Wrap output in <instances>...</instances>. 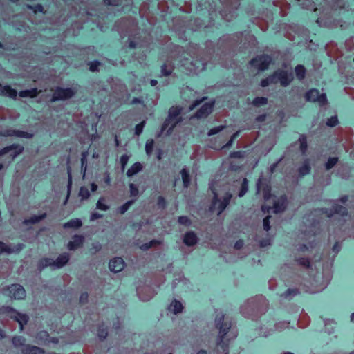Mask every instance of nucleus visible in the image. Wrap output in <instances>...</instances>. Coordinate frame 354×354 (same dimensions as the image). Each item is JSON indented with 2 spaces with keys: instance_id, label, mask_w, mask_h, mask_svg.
Wrapping results in <instances>:
<instances>
[{
  "instance_id": "nucleus-1",
  "label": "nucleus",
  "mask_w": 354,
  "mask_h": 354,
  "mask_svg": "<svg viewBox=\"0 0 354 354\" xmlns=\"http://www.w3.org/2000/svg\"><path fill=\"white\" fill-rule=\"evenodd\" d=\"M268 307V302L263 295H257L246 300L240 307L241 315L252 320H257L264 315Z\"/></svg>"
},
{
  "instance_id": "nucleus-2",
  "label": "nucleus",
  "mask_w": 354,
  "mask_h": 354,
  "mask_svg": "<svg viewBox=\"0 0 354 354\" xmlns=\"http://www.w3.org/2000/svg\"><path fill=\"white\" fill-rule=\"evenodd\" d=\"M215 326L218 330L217 346H221V348L223 349L225 354H229L227 345L223 342V339L232 328V322L228 317H225L223 313H220L216 316Z\"/></svg>"
},
{
  "instance_id": "nucleus-3",
  "label": "nucleus",
  "mask_w": 354,
  "mask_h": 354,
  "mask_svg": "<svg viewBox=\"0 0 354 354\" xmlns=\"http://www.w3.org/2000/svg\"><path fill=\"white\" fill-rule=\"evenodd\" d=\"M190 59L183 57L180 60L181 67L189 74L198 73L205 69L207 62L205 59H198L199 55H190Z\"/></svg>"
},
{
  "instance_id": "nucleus-4",
  "label": "nucleus",
  "mask_w": 354,
  "mask_h": 354,
  "mask_svg": "<svg viewBox=\"0 0 354 354\" xmlns=\"http://www.w3.org/2000/svg\"><path fill=\"white\" fill-rule=\"evenodd\" d=\"M209 188L214 194L212 202L209 207L210 211L216 212L217 214L220 215L229 205L232 196V194L227 192L223 197L219 198L212 184L210 185Z\"/></svg>"
},
{
  "instance_id": "nucleus-5",
  "label": "nucleus",
  "mask_w": 354,
  "mask_h": 354,
  "mask_svg": "<svg viewBox=\"0 0 354 354\" xmlns=\"http://www.w3.org/2000/svg\"><path fill=\"white\" fill-rule=\"evenodd\" d=\"M324 212L327 214L328 217H332L334 220L338 219L339 222L341 223L343 221H346V218L348 217L346 208L337 203H335L329 212L326 209Z\"/></svg>"
},
{
  "instance_id": "nucleus-6",
  "label": "nucleus",
  "mask_w": 354,
  "mask_h": 354,
  "mask_svg": "<svg viewBox=\"0 0 354 354\" xmlns=\"http://www.w3.org/2000/svg\"><path fill=\"white\" fill-rule=\"evenodd\" d=\"M76 92L77 90L75 88H64L58 86L55 88L50 101L54 102L59 100L71 99L75 95Z\"/></svg>"
},
{
  "instance_id": "nucleus-7",
  "label": "nucleus",
  "mask_w": 354,
  "mask_h": 354,
  "mask_svg": "<svg viewBox=\"0 0 354 354\" xmlns=\"http://www.w3.org/2000/svg\"><path fill=\"white\" fill-rule=\"evenodd\" d=\"M289 322L286 321H281L277 322L274 324L273 327H272V324H263L260 327V333L259 335L263 337H268L272 334L274 331H282L283 330L287 328L288 327Z\"/></svg>"
},
{
  "instance_id": "nucleus-8",
  "label": "nucleus",
  "mask_w": 354,
  "mask_h": 354,
  "mask_svg": "<svg viewBox=\"0 0 354 354\" xmlns=\"http://www.w3.org/2000/svg\"><path fill=\"white\" fill-rule=\"evenodd\" d=\"M305 99L308 102H317L319 106H324L328 102L326 94L320 93L319 90L316 88L308 91L305 94Z\"/></svg>"
},
{
  "instance_id": "nucleus-9",
  "label": "nucleus",
  "mask_w": 354,
  "mask_h": 354,
  "mask_svg": "<svg viewBox=\"0 0 354 354\" xmlns=\"http://www.w3.org/2000/svg\"><path fill=\"white\" fill-rule=\"evenodd\" d=\"M271 62L272 57L270 55H261L253 58L250 62V64L259 71H264L268 68Z\"/></svg>"
},
{
  "instance_id": "nucleus-10",
  "label": "nucleus",
  "mask_w": 354,
  "mask_h": 354,
  "mask_svg": "<svg viewBox=\"0 0 354 354\" xmlns=\"http://www.w3.org/2000/svg\"><path fill=\"white\" fill-rule=\"evenodd\" d=\"M239 0H229L227 3L226 9L221 11V17L227 21H230L236 15L235 10L239 6Z\"/></svg>"
},
{
  "instance_id": "nucleus-11",
  "label": "nucleus",
  "mask_w": 354,
  "mask_h": 354,
  "mask_svg": "<svg viewBox=\"0 0 354 354\" xmlns=\"http://www.w3.org/2000/svg\"><path fill=\"white\" fill-rule=\"evenodd\" d=\"M287 206V198L286 196H281L274 201L272 207L263 205L261 209L263 212H269L270 209H272L274 213H280L283 212Z\"/></svg>"
},
{
  "instance_id": "nucleus-12",
  "label": "nucleus",
  "mask_w": 354,
  "mask_h": 354,
  "mask_svg": "<svg viewBox=\"0 0 354 354\" xmlns=\"http://www.w3.org/2000/svg\"><path fill=\"white\" fill-rule=\"evenodd\" d=\"M257 194H262L263 198L267 201L271 197V188L266 180L262 177L257 182Z\"/></svg>"
},
{
  "instance_id": "nucleus-13",
  "label": "nucleus",
  "mask_w": 354,
  "mask_h": 354,
  "mask_svg": "<svg viewBox=\"0 0 354 354\" xmlns=\"http://www.w3.org/2000/svg\"><path fill=\"white\" fill-rule=\"evenodd\" d=\"M274 73L277 83L279 82L282 86L286 87L288 86L293 80V73L292 71L279 69Z\"/></svg>"
},
{
  "instance_id": "nucleus-14",
  "label": "nucleus",
  "mask_w": 354,
  "mask_h": 354,
  "mask_svg": "<svg viewBox=\"0 0 354 354\" xmlns=\"http://www.w3.org/2000/svg\"><path fill=\"white\" fill-rule=\"evenodd\" d=\"M8 295L15 299H23L26 297L24 287L19 284H12L8 287Z\"/></svg>"
},
{
  "instance_id": "nucleus-15",
  "label": "nucleus",
  "mask_w": 354,
  "mask_h": 354,
  "mask_svg": "<svg viewBox=\"0 0 354 354\" xmlns=\"http://www.w3.org/2000/svg\"><path fill=\"white\" fill-rule=\"evenodd\" d=\"M8 314L11 319L19 323L21 330L23 329L24 326L26 325L29 320V317L26 314L21 313L11 308L8 310Z\"/></svg>"
},
{
  "instance_id": "nucleus-16",
  "label": "nucleus",
  "mask_w": 354,
  "mask_h": 354,
  "mask_svg": "<svg viewBox=\"0 0 354 354\" xmlns=\"http://www.w3.org/2000/svg\"><path fill=\"white\" fill-rule=\"evenodd\" d=\"M24 148L23 146L17 144H12L1 149L0 156L10 153V156H12V158L14 159L18 155L24 151Z\"/></svg>"
},
{
  "instance_id": "nucleus-17",
  "label": "nucleus",
  "mask_w": 354,
  "mask_h": 354,
  "mask_svg": "<svg viewBox=\"0 0 354 354\" xmlns=\"http://www.w3.org/2000/svg\"><path fill=\"white\" fill-rule=\"evenodd\" d=\"M155 292L153 289L150 286L138 287L137 295L140 300L147 301L151 299Z\"/></svg>"
},
{
  "instance_id": "nucleus-18",
  "label": "nucleus",
  "mask_w": 354,
  "mask_h": 354,
  "mask_svg": "<svg viewBox=\"0 0 354 354\" xmlns=\"http://www.w3.org/2000/svg\"><path fill=\"white\" fill-rule=\"evenodd\" d=\"M3 135L4 136H15L17 138H24L27 139H30L33 138L34 133L24 131L21 130H16L13 129H8L3 131Z\"/></svg>"
},
{
  "instance_id": "nucleus-19",
  "label": "nucleus",
  "mask_w": 354,
  "mask_h": 354,
  "mask_svg": "<svg viewBox=\"0 0 354 354\" xmlns=\"http://www.w3.org/2000/svg\"><path fill=\"white\" fill-rule=\"evenodd\" d=\"M182 240L185 245L192 247L198 243L199 238L194 231H188L183 235Z\"/></svg>"
},
{
  "instance_id": "nucleus-20",
  "label": "nucleus",
  "mask_w": 354,
  "mask_h": 354,
  "mask_svg": "<svg viewBox=\"0 0 354 354\" xmlns=\"http://www.w3.org/2000/svg\"><path fill=\"white\" fill-rule=\"evenodd\" d=\"M214 104V102H205L202 105L200 109L195 113L194 117L196 118H202L207 117L212 111Z\"/></svg>"
},
{
  "instance_id": "nucleus-21",
  "label": "nucleus",
  "mask_w": 354,
  "mask_h": 354,
  "mask_svg": "<svg viewBox=\"0 0 354 354\" xmlns=\"http://www.w3.org/2000/svg\"><path fill=\"white\" fill-rule=\"evenodd\" d=\"M124 261L121 257H115L110 260L109 266L111 271L117 273L122 271L124 268Z\"/></svg>"
},
{
  "instance_id": "nucleus-22",
  "label": "nucleus",
  "mask_w": 354,
  "mask_h": 354,
  "mask_svg": "<svg viewBox=\"0 0 354 354\" xmlns=\"http://www.w3.org/2000/svg\"><path fill=\"white\" fill-rule=\"evenodd\" d=\"M301 290H304L303 288L301 287L299 288H288L285 292L279 295V297L282 299L285 300H291L297 295H299L301 292ZM304 291H306L304 290Z\"/></svg>"
},
{
  "instance_id": "nucleus-23",
  "label": "nucleus",
  "mask_w": 354,
  "mask_h": 354,
  "mask_svg": "<svg viewBox=\"0 0 354 354\" xmlns=\"http://www.w3.org/2000/svg\"><path fill=\"white\" fill-rule=\"evenodd\" d=\"M84 241V236L75 234L72 237V241L68 242L67 248L69 250H75L83 245Z\"/></svg>"
},
{
  "instance_id": "nucleus-24",
  "label": "nucleus",
  "mask_w": 354,
  "mask_h": 354,
  "mask_svg": "<svg viewBox=\"0 0 354 354\" xmlns=\"http://www.w3.org/2000/svg\"><path fill=\"white\" fill-rule=\"evenodd\" d=\"M70 255L64 252L61 254L56 260H54V269H59L64 267L69 261Z\"/></svg>"
},
{
  "instance_id": "nucleus-25",
  "label": "nucleus",
  "mask_w": 354,
  "mask_h": 354,
  "mask_svg": "<svg viewBox=\"0 0 354 354\" xmlns=\"http://www.w3.org/2000/svg\"><path fill=\"white\" fill-rule=\"evenodd\" d=\"M0 95L7 96L12 99H16L17 96V91L12 88L10 86H1Z\"/></svg>"
},
{
  "instance_id": "nucleus-26",
  "label": "nucleus",
  "mask_w": 354,
  "mask_h": 354,
  "mask_svg": "<svg viewBox=\"0 0 354 354\" xmlns=\"http://www.w3.org/2000/svg\"><path fill=\"white\" fill-rule=\"evenodd\" d=\"M180 122L181 120L172 118V120H169V122L167 123L166 118L162 124L163 129H167L166 132V136H169L172 133L174 127Z\"/></svg>"
},
{
  "instance_id": "nucleus-27",
  "label": "nucleus",
  "mask_w": 354,
  "mask_h": 354,
  "mask_svg": "<svg viewBox=\"0 0 354 354\" xmlns=\"http://www.w3.org/2000/svg\"><path fill=\"white\" fill-rule=\"evenodd\" d=\"M180 113L181 109L178 107L172 106L170 108L169 110L168 116L167 118V123L169 122V120H172V118L182 120V118L180 115Z\"/></svg>"
},
{
  "instance_id": "nucleus-28",
  "label": "nucleus",
  "mask_w": 354,
  "mask_h": 354,
  "mask_svg": "<svg viewBox=\"0 0 354 354\" xmlns=\"http://www.w3.org/2000/svg\"><path fill=\"white\" fill-rule=\"evenodd\" d=\"M169 310L174 314H178L182 312L183 309V306L182 303L176 299H174L170 304L169 308Z\"/></svg>"
},
{
  "instance_id": "nucleus-29",
  "label": "nucleus",
  "mask_w": 354,
  "mask_h": 354,
  "mask_svg": "<svg viewBox=\"0 0 354 354\" xmlns=\"http://www.w3.org/2000/svg\"><path fill=\"white\" fill-rule=\"evenodd\" d=\"M37 267L40 270H42L47 267H52L54 268V259L52 258L41 259L39 261Z\"/></svg>"
},
{
  "instance_id": "nucleus-30",
  "label": "nucleus",
  "mask_w": 354,
  "mask_h": 354,
  "mask_svg": "<svg viewBox=\"0 0 354 354\" xmlns=\"http://www.w3.org/2000/svg\"><path fill=\"white\" fill-rule=\"evenodd\" d=\"M22 353L23 354H44L43 351L40 348L30 345L24 346Z\"/></svg>"
},
{
  "instance_id": "nucleus-31",
  "label": "nucleus",
  "mask_w": 354,
  "mask_h": 354,
  "mask_svg": "<svg viewBox=\"0 0 354 354\" xmlns=\"http://www.w3.org/2000/svg\"><path fill=\"white\" fill-rule=\"evenodd\" d=\"M46 217V213H43L41 215H34L28 219H25L24 223L25 225L36 224L44 219Z\"/></svg>"
},
{
  "instance_id": "nucleus-32",
  "label": "nucleus",
  "mask_w": 354,
  "mask_h": 354,
  "mask_svg": "<svg viewBox=\"0 0 354 354\" xmlns=\"http://www.w3.org/2000/svg\"><path fill=\"white\" fill-rule=\"evenodd\" d=\"M142 169V165L140 162H137L134 163L127 171V176L131 177L133 175L138 174Z\"/></svg>"
},
{
  "instance_id": "nucleus-33",
  "label": "nucleus",
  "mask_w": 354,
  "mask_h": 354,
  "mask_svg": "<svg viewBox=\"0 0 354 354\" xmlns=\"http://www.w3.org/2000/svg\"><path fill=\"white\" fill-rule=\"evenodd\" d=\"M37 95H38V91H37V88H36L21 91L19 93V95L21 97L33 98V97H35Z\"/></svg>"
},
{
  "instance_id": "nucleus-34",
  "label": "nucleus",
  "mask_w": 354,
  "mask_h": 354,
  "mask_svg": "<svg viewBox=\"0 0 354 354\" xmlns=\"http://www.w3.org/2000/svg\"><path fill=\"white\" fill-rule=\"evenodd\" d=\"M82 222L80 218H74V219H71L69 221L65 223L63 226L66 229V228L77 229V228L80 227L82 226Z\"/></svg>"
},
{
  "instance_id": "nucleus-35",
  "label": "nucleus",
  "mask_w": 354,
  "mask_h": 354,
  "mask_svg": "<svg viewBox=\"0 0 354 354\" xmlns=\"http://www.w3.org/2000/svg\"><path fill=\"white\" fill-rule=\"evenodd\" d=\"M311 167L308 160H306L303 165L299 168V175L302 177L308 174L310 171Z\"/></svg>"
},
{
  "instance_id": "nucleus-36",
  "label": "nucleus",
  "mask_w": 354,
  "mask_h": 354,
  "mask_svg": "<svg viewBox=\"0 0 354 354\" xmlns=\"http://www.w3.org/2000/svg\"><path fill=\"white\" fill-rule=\"evenodd\" d=\"M174 70L173 65L169 62H167L161 66V76H169L171 74L172 71Z\"/></svg>"
},
{
  "instance_id": "nucleus-37",
  "label": "nucleus",
  "mask_w": 354,
  "mask_h": 354,
  "mask_svg": "<svg viewBox=\"0 0 354 354\" xmlns=\"http://www.w3.org/2000/svg\"><path fill=\"white\" fill-rule=\"evenodd\" d=\"M67 174H68V184H67V196L66 197V199H64V205H66L68 202V200L69 198V196L71 191L72 187V175H71V167H68L67 168Z\"/></svg>"
},
{
  "instance_id": "nucleus-38",
  "label": "nucleus",
  "mask_w": 354,
  "mask_h": 354,
  "mask_svg": "<svg viewBox=\"0 0 354 354\" xmlns=\"http://www.w3.org/2000/svg\"><path fill=\"white\" fill-rule=\"evenodd\" d=\"M277 80L275 76V73H274L272 75L268 76V77L263 79L261 81V86L262 87H266L270 84H277Z\"/></svg>"
},
{
  "instance_id": "nucleus-39",
  "label": "nucleus",
  "mask_w": 354,
  "mask_h": 354,
  "mask_svg": "<svg viewBox=\"0 0 354 354\" xmlns=\"http://www.w3.org/2000/svg\"><path fill=\"white\" fill-rule=\"evenodd\" d=\"M296 76L298 80H302L305 77L306 68L303 65L299 64L295 69Z\"/></svg>"
},
{
  "instance_id": "nucleus-40",
  "label": "nucleus",
  "mask_w": 354,
  "mask_h": 354,
  "mask_svg": "<svg viewBox=\"0 0 354 354\" xmlns=\"http://www.w3.org/2000/svg\"><path fill=\"white\" fill-rule=\"evenodd\" d=\"M248 191V180L247 178H244L242 180L240 190L238 193V196L241 198L243 197Z\"/></svg>"
},
{
  "instance_id": "nucleus-41",
  "label": "nucleus",
  "mask_w": 354,
  "mask_h": 354,
  "mask_svg": "<svg viewBox=\"0 0 354 354\" xmlns=\"http://www.w3.org/2000/svg\"><path fill=\"white\" fill-rule=\"evenodd\" d=\"M180 174L182 176L184 187L186 188L188 187L190 184V178L188 171L185 168H183L180 171Z\"/></svg>"
},
{
  "instance_id": "nucleus-42",
  "label": "nucleus",
  "mask_w": 354,
  "mask_h": 354,
  "mask_svg": "<svg viewBox=\"0 0 354 354\" xmlns=\"http://www.w3.org/2000/svg\"><path fill=\"white\" fill-rule=\"evenodd\" d=\"M268 98L265 97H257L252 100V105L257 107L267 104Z\"/></svg>"
},
{
  "instance_id": "nucleus-43",
  "label": "nucleus",
  "mask_w": 354,
  "mask_h": 354,
  "mask_svg": "<svg viewBox=\"0 0 354 354\" xmlns=\"http://www.w3.org/2000/svg\"><path fill=\"white\" fill-rule=\"evenodd\" d=\"M12 342V344L15 347H19V346H26L25 345L26 339L22 336H15V337H13Z\"/></svg>"
},
{
  "instance_id": "nucleus-44",
  "label": "nucleus",
  "mask_w": 354,
  "mask_h": 354,
  "mask_svg": "<svg viewBox=\"0 0 354 354\" xmlns=\"http://www.w3.org/2000/svg\"><path fill=\"white\" fill-rule=\"evenodd\" d=\"M154 142L153 140H147L145 144V151L148 156H151L153 152Z\"/></svg>"
},
{
  "instance_id": "nucleus-45",
  "label": "nucleus",
  "mask_w": 354,
  "mask_h": 354,
  "mask_svg": "<svg viewBox=\"0 0 354 354\" xmlns=\"http://www.w3.org/2000/svg\"><path fill=\"white\" fill-rule=\"evenodd\" d=\"M135 202V200H130L127 202H126L124 204H123L122 206H120L118 209L119 212L121 214H124L131 207V205L133 204Z\"/></svg>"
},
{
  "instance_id": "nucleus-46",
  "label": "nucleus",
  "mask_w": 354,
  "mask_h": 354,
  "mask_svg": "<svg viewBox=\"0 0 354 354\" xmlns=\"http://www.w3.org/2000/svg\"><path fill=\"white\" fill-rule=\"evenodd\" d=\"M338 158L336 157H330L325 164L327 170L332 169L337 162Z\"/></svg>"
},
{
  "instance_id": "nucleus-47",
  "label": "nucleus",
  "mask_w": 354,
  "mask_h": 354,
  "mask_svg": "<svg viewBox=\"0 0 354 354\" xmlns=\"http://www.w3.org/2000/svg\"><path fill=\"white\" fill-rule=\"evenodd\" d=\"M79 196L81 197L82 200L88 199L90 196V192L86 187H82L80 189Z\"/></svg>"
},
{
  "instance_id": "nucleus-48",
  "label": "nucleus",
  "mask_w": 354,
  "mask_h": 354,
  "mask_svg": "<svg viewBox=\"0 0 354 354\" xmlns=\"http://www.w3.org/2000/svg\"><path fill=\"white\" fill-rule=\"evenodd\" d=\"M105 199L104 198H100L96 205V207L98 209L102 210V211H106L109 209V206L105 204Z\"/></svg>"
},
{
  "instance_id": "nucleus-49",
  "label": "nucleus",
  "mask_w": 354,
  "mask_h": 354,
  "mask_svg": "<svg viewBox=\"0 0 354 354\" xmlns=\"http://www.w3.org/2000/svg\"><path fill=\"white\" fill-rule=\"evenodd\" d=\"M319 225L318 223L313 222L311 225L309 227V230H308V234H304V237L307 239L306 236H310L311 235L314 236L315 235V230L317 228V226Z\"/></svg>"
},
{
  "instance_id": "nucleus-50",
  "label": "nucleus",
  "mask_w": 354,
  "mask_h": 354,
  "mask_svg": "<svg viewBox=\"0 0 354 354\" xmlns=\"http://www.w3.org/2000/svg\"><path fill=\"white\" fill-rule=\"evenodd\" d=\"M160 243V242L159 241L152 240L148 243H145L142 244L140 246V249L142 250H147L148 249L151 248L153 245H158Z\"/></svg>"
},
{
  "instance_id": "nucleus-51",
  "label": "nucleus",
  "mask_w": 354,
  "mask_h": 354,
  "mask_svg": "<svg viewBox=\"0 0 354 354\" xmlns=\"http://www.w3.org/2000/svg\"><path fill=\"white\" fill-rule=\"evenodd\" d=\"M225 128V125H220V126H217V127H215L212 129H211L208 133H207V136H213V135H215V134H217L218 133L221 132V131H223L224 129Z\"/></svg>"
},
{
  "instance_id": "nucleus-52",
  "label": "nucleus",
  "mask_w": 354,
  "mask_h": 354,
  "mask_svg": "<svg viewBox=\"0 0 354 354\" xmlns=\"http://www.w3.org/2000/svg\"><path fill=\"white\" fill-rule=\"evenodd\" d=\"M300 142V149L301 151L304 153L307 149V141L306 138L304 136H301L299 138Z\"/></svg>"
},
{
  "instance_id": "nucleus-53",
  "label": "nucleus",
  "mask_w": 354,
  "mask_h": 354,
  "mask_svg": "<svg viewBox=\"0 0 354 354\" xmlns=\"http://www.w3.org/2000/svg\"><path fill=\"white\" fill-rule=\"evenodd\" d=\"M129 158H130V156H128L127 154H124L120 157V163L121 165L122 171L124 170L126 165L129 160Z\"/></svg>"
},
{
  "instance_id": "nucleus-54",
  "label": "nucleus",
  "mask_w": 354,
  "mask_h": 354,
  "mask_svg": "<svg viewBox=\"0 0 354 354\" xmlns=\"http://www.w3.org/2000/svg\"><path fill=\"white\" fill-rule=\"evenodd\" d=\"M178 222L180 225L189 226L191 225L192 222L190 219L187 216H180L178 218Z\"/></svg>"
},
{
  "instance_id": "nucleus-55",
  "label": "nucleus",
  "mask_w": 354,
  "mask_h": 354,
  "mask_svg": "<svg viewBox=\"0 0 354 354\" xmlns=\"http://www.w3.org/2000/svg\"><path fill=\"white\" fill-rule=\"evenodd\" d=\"M145 121L143 120L141 122H140L139 124H136V127H135V134L136 136H140L142 131H143V129L145 126Z\"/></svg>"
},
{
  "instance_id": "nucleus-56",
  "label": "nucleus",
  "mask_w": 354,
  "mask_h": 354,
  "mask_svg": "<svg viewBox=\"0 0 354 354\" xmlns=\"http://www.w3.org/2000/svg\"><path fill=\"white\" fill-rule=\"evenodd\" d=\"M130 189V196L131 197H137L139 194V191L136 185L133 183H130L129 185Z\"/></svg>"
},
{
  "instance_id": "nucleus-57",
  "label": "nucleus",
  "mask_w": 354,
  "mask_h": 354,
  "mask_svg": "<svg viewBox=\"0 0 354 354\" xmlns=\"http://www.w3.org/2000/svg\"><path fill=\"white\" fill-rule=\"evenodd\" d=\"M97 335L100 339H104L108 335L107 329L103 326H100L97 331Z\"/></svg>"
},
{
  "instance_id": "nucleus-58",
  "label": "nucleus",
  "mask_w": 354,
  "mask_h": 354,
  "mask_svg": "<svg viewBox=\"0 0 354 354\" xmlns=\"http://www.w3.org/2000/svg\"><path fill=\"white\" fill-rule=\"evenodd\" d=\"M296 261L299 265L304 266V268L310 267V262L309 259L307 258L301 257V258L297 259Z\"/></svg>"
},
{
  "instance_id": "nucleus-59",
  "label": "nucleus",
  "mask_w": 354,
  "mask_h": 354,
  "mask_svg": "<svg viewBox=\"0 0 354 354\" xmlns=\"http://www.w3.org/2000/svg\"><path fill=\"white\" fill-rule=\"evenodd\" d=\"M338 124V120L337 116H332L328 118L326 122V125L330 127H335Z\"/></svg>"
},
{
  "instance_id": "nucleus-60",
  "label": "nucleus",
  "mask_w": 354,
  "mask_h": 354,
  "mask_svg": "<svg viewBox=\"0 0 354 354\" xmlns=\"http://www.w3.org/2000/svg\"><path fill=\"white\" fill-rule=\"evenodd\" d=\"M270 216H267L266 217H265L263 218V229L267 232L269 231L270 229Z\"/></svg>"
},
{
  "instance_id": "nucleus-61",
  "label": "nucleus",
  "mask_w": 354,
  "mask_h": 354,
  "mask_svg": "<svg viewBox=\"0 0 354 354\" xmlns=\"http://www.w3.org/2000/svg\"><path fill=\"white\" fill-rule=\"evenodd\" d=\"M157 205L161 209H165L166 207V201L163 196H160L158 198Z\"/></svg>"
},
{
  "instance_id": "nucleus-62",
  "label": "nucleus",
  "mask_w": 354,
  "mask_h": 354,
  "mask_svg": "<svg viewBox=\"0 0 354 354\" xmlns=\"http://www.w3.org/2000/svg\"><path fill=\"white\" fill-rule=\"evenodd\" d=\"M259 245L261 248L267 247L270 245H271V239L270 238H266L260 241Z\"/></svg>"
},
{
  "instance_id": "nucleus-63",
  "label": "nucleus",
  "mask_w": 354,
  "mask_h": 354,
  "mask_svg": "<svg viewBox=\"0 0 354 354\" xmlns=\"http://www.w3.org/2000/svg\"><path fill=\"white\" fill-rule=\"evenodd\" d=\"M0 251L7 253H11L12 252V250L8 245L1 241H0Z\"/></svg>"
},
{
  "instance_id": "nucleus-64",
  "label": "nucleus",
  "mask_w": 354,
  "mask_h": 354,
  "mask_svg": "<svg viewBox=\"0 0 354 354\" xmlns=\"http://www.w3.org/2000/svg\"><path fill=\"white\" fill-rule=\"evenodd\" d=\"M99 66H100V62L98 61L92 62L90 63L89 69L92 72L97 71Z\"/></svg>"
}]
</instances>
